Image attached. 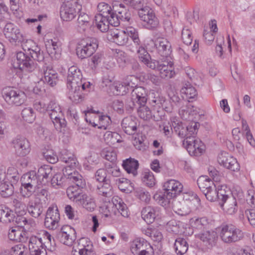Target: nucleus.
Segmentation results:
<instances>
[{"mask_svg": "<svg viewBox=\"0 0 255 255\" xmlns=\"http://www.w3.org/2000/svg\"><path fill=\"white\" fill-rule=\"evenodd\" d=\"M172 126L174 131L181 138H185L183 142L187 140L193 135L197 133L198 127L199 126L198 123L192 122L188 126H184L182 122L178 121L175 119L171 120Z\"/></svg>", "mask_w": 255, "mask_h": 255, "instance_id": "obj_1", "label": "nucleus"}, {"mask_svg": "<svg viewBox=\"0 0 255 255\" xmlns=\"http://www.w3.org/2000/svg\"><path fill=\"white\" fill-rule=\"evenodd\" d=\"M98 47V41L96 38L87 37L82 39L76 48V53L81 59L91 56Z\"/></svg>", "mask_w": 255, "mask_h": 255, "instance_id": "obj_2", "label": "nucleus"}, {"mask_svg": "<svg viewBox=\"0 0 255 255\" xmlns=\"http://www.w3.org/2000/svg\"><path fill=\"white\" fill-rule=\"evenodd\" d=\"M220 236L224 243H232L241 240L244 237V233L236 226L230 224L222 227Z\"/></svg>", "mask_w": 255, "mask_h": 255, "instance_id": "obj_3", "label": "nucleus"}, {"mask_svg": "<svg viewBox=\"0 0 255 255\" xmlns=\"http://www.w3.org/2000/svg\"><path fill=\"white\" fill-rule=\"evenodd\" d=\"M150 68L157 70L159 72L160 77L162 79H169L173 78L175 75L173 63L169 61L168 58L163 60H156L150 65Z\"/></svg>", "mask_w": 255, "mask_h": 255, "instance_id": "obj_4", "label": "nucleus"}, {"mask_svg": "<svg viewBox=\"0 0 255 255\" xmlns=\"http://www.w3.org/2000/svg\"><path fill=\"white\" fill-rule=\"evenodd\" d=\"M47 112L56 129L61 130L66 126V122L59 105L54 102H50L47 106Z\"/></svg>", "mask_w": 255, "mask_h": 255, "instance_id": "obj_5", "label": "nucleus"}, {"mask_svg": "<svg viewBox=\"0 0 255 255\" xmlns=\"http://www.w3.org/2000/svg\"><path fill=\"white\" fill-rule=\"evenodd\" d=\"M163 187L165 190L164 196H166L167 200L162 202V206L169 203L170 199L180 194L182 191L183 186L179 181L171 179L164 183Z\"/></svg>", "mask_w": 255, "mask_h": 255, "instance_id": "obj_6", "label": "nucleus"}, {"mask_svg": "<svg viewBox=\"0 0 255 255\" xmlns=\"http://www.w3.org/2000/svg\"><path fill=\"white\" fill-rule=\"evenodd\" d=\"M27 53L20 51L16 54V59L14 62V67L25 72H31L36 67V64Z\"/></svg>", "mask_w": 255, "mask_h": 255, "instance_id": "obj_7", "label": "nucleus"}, {"mask_svg": "<svg viewBox=\"0 0 255 255\" xmlns=\"http://www.w3.org/2000/svg\"><path fill=\"white\" fill-rule=\"evenodd\" d=\"M19 42L21 43L23 50L27 54H29L31 57L37 61H42L44 59L43 52L40 48L36 45V43L31 39H26L23 36L22 41Z\"/></svg>", "mask_w": 255, "mask_h": 255, "instance_id": "obj_8", "label": "nucleus"}, {"mask_svg": "<svg viewBox=\"0 0 255 255\" xmlns=\"http://www.w3.org/2000/svg\"><path fill=\"white\" fill-rule=\"evenodd\" d=\"M138 15L140 20L144 22V25L148 29L155 28L159 24L157 18L149 7L145 6L139 9Z\"/></svg>", "mask_w": 255, "mask_h": 255, "instance_id": "obj_9", "label": "nucleus"}, {"mask_svg": "<svg viewBox=\"0 0 255 255\" xmlns=\"http://www.w3.org/2000/svg\"><path fill=\"white\" fill-rule=\"evenodd\" d=\"M81 8V5H77L75 2L62 4L60 9L61 19L65 21H72L79 13Z\"/></svg>", "mask_w": 255, "mask_h": 255, "instance_id": "obj_10", "label": "nucleus"}, {"mask_svg": "<svg viewBox=\"0 0 255 255\" xmlns=\"http://www.w3.org/2000/svg\"><path fill=\"white\" fill-rule=\"evenodd\" d=\"M130 251L134 255H154L152 247L142 239H136L130 244Z\"/></svg>", "mask_w": 255, "mask_h": 255, "instance_id": "obj_11", "label": "nucleus"}, {"mask_svg": "<svg viewBox=\"0 0 255 255\" xmlns=\"http://www.w3.org/2000/svg\"><path fill=\"white\" fill-rule=\"evenodd\" d=\"M3 98L9 105L19 106L25 102L27 97L23 91L12 89L5 92Z\"/></svg>", "mask_w": 255, "mask_h": 255, "instance_id": "obj_12", "label": "nucleus"}, {"mask_svg": "<svg viewBox=\"0 0 255 255\" xmlns=\"http://www.w3.org/2000/svg\"><path fill=\"white\" fill-rule=\"evenodd\" d=\"M57 238L62 244L71 246L76 239L75 229L70 226H63L57 234Z\"/></svg>", "mask_w": 255, "mask_h": 255, "instance_id": "obj_13", "label": "nucleus"}, {"mask_svg": "<svg viewBox=\"0 0 255 255\" xmlns=\"http://www.w3.org/2000/svg\"><path fill=\"white\" fill-rule=\"evenodd\" d=\"M82 75L81 71L75 66H72L69 68L67 76V87L82 86V89L85 90L86 87L90 84L86 85L82 81Z\"/></svg>", "mask_w": 255, "mask_h": 255, "instance_id": "obj_14", "label": "nucleus"}, {"mask_svg": "<svg viewBox=\"0 0 255 255\" xmlns=\"http://www.w3.org/2000/svg\"><path fill=\"white\" fill-rule=\"evenodd\" d=\"M3 32L6 38L11 43L19 42L23 39V34L19 28L11 22L5 24Z\"/></svg>", "mask_w": 255, "mask_h": 255, "instance_id": "obj_15", "label": "nucleus"}, {"mask_svg": "<svg viewBox=\"0 0 255 255\" xmlns=\"http://www.w3.org/2000/svg\"><path fill=\"white\" fill-rule=\"evenodd\" d=\"M189 153L192 155L198 156L205 150L203 143L198 138H195V135L183 142Z\"/></svg>", "mask_w": 255, "mask_h": 255, "instance_id": "obj_16", "label": "nucleus"}, {"mask_svg": "<svg viewBox=\"0 0 255 255\" xmlns=\"http://www.w3.org/2000/svg\"><path fill=\"white\" fill-rule=\"evenodd\" d=\"M16 154L23 157L30 151V145L28 140L24 137L17 136L12 141Z\"/></svg>", "mask_w": 255, "mask_h": 255, "instance_id": "obj_17", "label": "nucleus"}, {"mask_svg": "<svg viewBox=\"0 0 255 255\" xmlns=\"http://www.w3.org/2000/svg\"><path fill=\"white\" fill-rule=\"evenodd\" d=\"M60 215L56 207L48 208L44 221V226L50 230H55L58 226Z\"/></svg>", "mask_w": 255, "mask_h": 255, "instance_id": "obj_18", "label": "nucleus"}, {"mask_svg": "<svg viewBox=\"0 0 255 255\" xmlns=\"http://www.w3.org/2000/svg\"><path fill=\"white\" fill-rule=\"evenodd\" d=\"M131 96L132 105H130V108L135 104L139 106L145 105L147 100L148 91L143 87H136L132 90Z\"/></svg>", "mask_w": 255, "mask_h": 255, "instance_id": "obj_19", "label": "nucleus"}, {"mask_svg": "<svg viewBox=\"0 0 255 255\" xmlns=\"http://www.w3.org/2000/svg\"><path fill=\"white\" fill-rule=\"evenodd\" d=\"M93 24V22L88 14L80 11L77 19V30L81 33L89 34L92 31Z\"/></svg>", "mask_w": 255, "mask_h": 255, "instance_id": "obj_20", "label": "nucleus"}, {"mask_svg": "<svg viewBox=\"0 0 255 255\" xmlns=\"http://www.w3.org/2000/svg\"><path fill=\"white\" fill-rule=\"evenodd\" d=\"M76 166H71L70 164L67 165L63 169V175L67 177L68 179L80 187H84L86 183L82 176L75 170Z\"/></svg>", "mask_w": 255, "mask_h": 255, "instance_id": "obj_21", "label": "nucleus"}, {"mask_svg": "<svg viewBox=\"0 0 255 255\" xmlns=\"http://www.w3.org/2000/svg\"><path fill=\"white\" fill-rule=\"evenodd\" d=\"M218 162L220 165L232 171H236L240 169V165L236 159L226 152H222L219 154Z\"/></svg>", "mask_w": 255, "mask_h": 255, "instance_id": "obj_22", "label": "nucleus"}, {"mask_svg": "<svg viewBox=\"0 0 255 255\" xmlns=\"http://www.w3.org/2000/svg\"><path fill=\"white\" fill-rule=\"evenodd\" d=\"M45 243L41 238L31 237L28 241V247L31 255H45Z\"/></svg>", "mask_w": 255, "mask_h": 255, "instance_id": "obj_23", "label": "nucleus"}, {"mask_svg": "<svg viewBox=\"0 0 255 255\" xmlns=\"http://www.w3.org/2000/svg\"><path fill=\"white\" fill-rule=\"evenodd\" d=\"M152 42L158 53L161 56L168 58L171 53V45L169 41L164 37H158Z\"/></svg>", "mask_w": 255, "mask_h": 255, "instance_id": "obj_24", "label": "nucleus"}, {"mask_svg": "<svg viewBox=\"0 0 255 255\" xmlns=\"http://www.w3.org/2000/svg\"><path fill=\"white\" fill-rule=\"evenodd\" d=\"M92 245L87 238H82L79 240L78 245L72 250L73 255H92Z\"/></svg>", "mask_w": 255, "mask_h": 255, "instance_id": "obj_25", "label": "nucleus"}, {"mask_svg": "<svg viewBox=\"0 0 255 255\" xmlns=\"http://www.w3.org/2000/svg\"><path fill=\"white\" fill-rule=\"evenodd\" d=\"M108 38L117 44L124 46L128 43V38L125 30L114 29L108 33Z\"/></svg>", "mask_w": 255, "mask_h": 255, "instance_id": "obj_26", "label": "nucleus"}, {"mask_svg": "<svg viewBox=\"0 0 255 255\" xmlns=\"http://www.w3.org/2000/svg\"><path fill=\"white\" fill-rule=\"evenodd\" d=\"M47 52L52 59L58 60L61 57V48L60 42L56 40L50 39L45 44Z\"/></svg>", "mask_w": 255, "mask_h": 255, "instance_id": "obj_27", "label": "nucleus"}, {"mask_svg": "<svg viewBox=\"0 0 255 255\" xmlns=\"http://www.w3.org/2000/svg\"><path fill=\"white\" fill-rule=\"evenodd\" d=\"M113 10L115 13L118 14L121 20L130 22L131 14L128 6H126L121 2H116L113 5Z\"/></svg>", "mask_w": 255, "mask_h": 255, "instance_id": "obj_28", "label": "nucleus"}, {"mask_svg": "<svg viewBox=\"0 0 255 255\" xmlns=\"http://www.w3.org/2000/svg\"><path fill=\"white\" fill-rule=\"evenodd\" d=\"M43 81L47 84L53 87L58 81V74L50 66L44 65L43 67Z\"/></svg>", "mask_w": 255, "mask_h": 255, "instance_id": "obj_29", "label": "nucleus"}, {"mask_svg": "<svg viewBox=\"0 0 255 255\" xmlns=\"http://www.w3.org/2000/svg\"><path fill=\"white\" fill-rule=\"evenodd\" d=\"M220 205L224 212L228 215H233L238 210L236 199L233 196H230L225 201L220 202Z\"/></svg>", "mask_w": 255, "mask_h": 255, "instance_id": "obj_30", "label": "nucleus"}, {"mask_svg": "<svg viewBox=\"0 0 255 255\" xmlns=\"http://www.w3.org/2000/svg\"><path fill=\"white\" fill-rule=\"evenodd\" d=\"M122 126L126 133L132 134L136 130L137 120L131 116L125 118L122 121Z\"/></svg>", "mask_w": 255, "mask_h": 255, "instance_id": "obj_31", "label": "nucleus"}, {"mask_svg": "<svg viewBox=\"0 0 255 255\" xmlns=\"http://www.w3.org/2000/svg\"><path fill=\"white\" fill-rule=\"evenodd\" d=\"M28 211L29 214L34 218L38 217L43 212V208L41 204L35 199H31L28 206Z\"/></svg>", "mask_w": 255, "mask_h": 255, "instance_id": "obj_32", "label": "nucleus"}, {"mask_svg": "<svg viewBox=\"0 0 255 255\" xmlns=\"http://www.w3.org/2000/svg\"><path fill=\"white\" fill-rule=\"evenodd\" d=\"M8 238L11 241L17 242H25L27 240L25 233L18 227H12L9 230Z\"/></svg>", "mask_w": 255, "mask_h": 255, "instance_id": "obj_33", "label": "nucleus"}, {"mask_svg": "<svg viewBox=\"0 0 255 255\" xmlns=\"http://www.w3.org/2000/svg\"><path fill=\"white\" fill-rule=\"evenodd\" d=\"M84 187H80L75 183V185H72L67 189L66 193L68 198L73 200L76 203L79 201L80 198L84 194L81 193V188Z\"/></svg>", "mask_w": 255, "mask_h": 255, "instance_id": "obj_34", "label": "nucleus"}, {"mask_svg": "<svg viewBox=\"0 0 255 255\" xmlns=\"http://www.w3.org/2000/svg\"><path fill=\"white\" fill-rule=\"evenodd\" d=\"M37 179L40 184H45L49 175H52V168L49 165H44L40 167L36 173Z\"/></svg>", "mask_w": 255, "mask_h": 255, "instance_id": "obj_35", "label": "nucleus"}, {"mask_svg": "<svg viewBox=\"0 0 255 255\" xmlns=\"http://www.w3.org/2000/svg\"><path fill=\"white\" fill-rule=\"evenodd\" d=\"M97 192L99 195L107 198H110L113 195L112 187L109 180L99 183L97 185Z\"/></svg>", "mask_w": 255, "mask_h": 255, "instance_id": "obj_36", "label": "nucleus"}, {"mask_svg": "<svg viewBox=\"0 0 255 255\" xmlns=\"http://www.w3.org/2000/svg\"><path fill=\"white\" fill-rule=\"evenodd\" d=\"M69 89V95L70 99L76 103L82 102L84 99V96L82 94V86H78L75 88V86L67 87Z\"/></svg>", "mask_w": 255, "mask_h": 255, "instance_id": "obj_37", "label": "nucleus"}, {"mask_svg": "<svg viewBox=\"0 0 255 255\" xmlns=\"http://www.w3.org/2000/svg\"><path fill=\"white\" fill-rule=\"evenodd\" d=\"M77 204L82 206L87 211L91 212L94 211L96 208V204L93 198L85 194H84L81 196L79 201H78Z\"/></svg>", "mask_w": 255, "mask_h": 255, "instance_id": "obj_38", "label": "nucleus"}, {"mask_svg": "<svg viewBox=\"0 0 255 255\" xmlns=\"http://www.w3.org/2000/svg\"><path fill=\"white\" fill-rule=\"evenodd\" d=\"M21 185H31L38 186L39 184L37 177L36 173L34 171H31L24 174L21 177Z\"/></svg>", "mask_w": 255, "mask_h": 255, "instance_id": "obj_39", "label": "nucleus"}, {"mask_svg": "<svg viewBox=\"0 0 255 255\" xmlns=\"http://www.w3.org/2000/svg\"><path fill=\"white\" fill-rule=\"evenodd\" d=\"M122 165L128 173L131 174L134 177L137 175V169L138 167L137 160L132 158L127 159L123 161Z\"/></svg>", "mask_w": 255, "mask_h": 255, "instance_id": "obj_40", "label": "nucleus"}, {"mask_svg": "<svg viewBox=\"0 0 255 255\" xmlns=\"http://www.w3.org/2000/svg\"><path fill=\"white\" fill-rule=\"evenodd\" d=\"M157 215L156 209L151 206H147L142 209L141 216L148 224L152 223Z\"/></svg>", "mask_w": 255, "mask_h": 255, "instance_id": "obj_41", "label": "nucleus"}, {"mask_svg": "<svg viewBox=\"0 0 255 255\" xmlns=\"http://www.w3.org/2000/svg\"><path fill=\"white\" fill-rule=\"evenodd\" d=\"M59 159L62 162L70 164L71 166H77L78 164V161L75 155L66 149H63L61 151Z\"/></svg>", "mask_w": 255, "mask_h": 255, "instance_id": "obj_42", "label": "nucleus"}, {"mask_svg": "<svg viewBox=\"0 0 255 255\" xmlns=\"http://www.w3.org/2000/svg\"><path fill=\"white\" fill-rule=\"evenodd\" d=\"M137 50L138 58L139 60L143 64L146 65L147 67L150 68V65L151 63L156 62V60L151 59L150 55L145 49L144 47L140 45Z\"/></svg>", "mask_w": 255, "mask_h": 255, "instance_id": "obj_43", "label": "nucleus"}, {"mask_svg": "<svg viewBox=\"0 0 255 255\" xmlns=\"http://www.w3.org/2000/svg\"><path fill=\"white\" fill-rule=\"evenodd\" d=\"M180 92L183 98L188 100L194 98L197 95L195 88L189 83L185 84Z\"/></svg>", "mask_w": 255, "mask_h": 255, "instance_id": "obj_44", "label": "nucleus"}, {"mask_svg": "<svg viewBox=\"0 0 255 255\" xmlns=\"http://www.w3.org/2000/svg\"><path fill=\"white\" fill-rule=\"evenodd\" d=\"M112 202L121 214L124 217H128L129 213L127 205L122 199L118 196L113 198Z\"/></svg>", "mask_w": 255, "mask_h": 255, "instance_id": "obj_45", "label": "nucleus"}, {"mask_svg": "<svg viewBox=\"0 0 255 255\" xmlns=\"http://www.w3.org/2000/svg\"><path fill=\"white\" fill-rule=\"evenodd\" d=\"M14 215L13 211L5 205L0 206V220L6 223H10L13 221Z\"/></svg>", "mask_w": 255, "mask_h": 255, "instance_id": "obj_46", "label": "nucleus"}, {"mask_svg": "<svg viewBox=\"0 0 255 255\" xmlns=\"http://www.w3.org/2000/svg\"><path fill=\"white\" fill-rule=\"evenodd\" d=\"M174 248L177 255H183L187 252L188 244L184 239L179 238L175 240Z\"/></svg>", "mask_w": 255, "mask_h": 255, "instance_id": "obj_47", "label": "nucleus"}, {"mask_svg": "<svg viewBox=\"0 0 255 255\" xmlns=\"http://www.w3.org/2000/svg\"><path fill=\"white\" fill-rule=\"evenodd\" d=\"M197 184L203 193L215 185L214 182L207 176H201L197 180Z\"/></svg>", "mask_w": 255, "mask_h": 255, "instance_id": "obj_48", "label": "nucleus"}, {"mask_svg": "<svg viewBox=\"0 0 255 255\" xmlns=\"http://www.w3.org/2000/svg\"><path fill=\"white\" fill-rule=\"evenodd\" d=\"M173 208L174 212L180 216H186L191 212L190 208L186 202L177 203L174 205Z\"/></svg>", "mask_w": 255, "mask_h": 255, "instance_id": "obj_49", "label": "nucleus"}, {"mask_svg": "<svg viewBox=\"0 0 255 255\" xmlns=\"http://www.w3.org/2000/svg\"><path fill=\"white\" fill-rule=\"evenodd\" d=\"M95 21L97 28L102 32H104L108 30L109 28V22L107 17L95 15Z\"/></svg>", "mask_w": 255, "mask_h": 255, "instance_id": "obj_50", "label": "nucleus"}, {"mask_svg": "<svg viewBox=\"0 0 255 255\" xmlns=\"http://www.w3.org/2000/svg\"><path fill=\"white\" fill-rule=\"evenodd\" d=\"M190 223L193 228L200 230L205 228L208 226V221L206 217L193 218L190 219Z\"/></svg>", "mask_w": 255, "mask_h": 255, "instance_id": "obj_51", "label": "nucleus"}, {"mask_svg": "<svg viewBox=\"0 0 255 255\" xmlns=\"http://www.w3.org/2000/svg\"><path fill=\"white\" fill-rule=\"evenodd\" d=\"M101 156L114 165L117 160L116 152L112 148H105L101 152Z\"/></svg>", "mask_w": 255, "mask_h": 255, "instance_id": "obj_52", "label": "nucleus"}, {"mask_svg": "<svg viewBox=\"0 0 255 255\" xmlns=\"http://www.w3.org/2000/svg\"><path fill=\"white\" fill-rule=\"evenodd\" d=\"M110 87L113 94L116 95H124L128 90V88L126 87L124 83L120 82L114 83L110 85Z\"/></svg>", "mask_w": 255, "mask_h": 255, "instance_id": "obj_53", "label": "nucleus"}, {"mask_svg": "<svg viewBox=\"0 0 255 255\" xmlns=\"http://www.w3.org/2000/svg\"><path fill=\"white\" fill-rule=\"evenodd\" d=\"M200 239L204 242L212 245L217 238V233L213 231H206L199 235Z\"/></svg>", "mask_w": 255, "mask_h": 255, "instance_id": "obj_54", "label": "nucleus"}, {"mask_svg": "<svg viewBox=\"0 0 255 255\" xmlns=\"http://www.w3.org/2000/svg\"><path fill=\"white\" fill-rule=\"evenodd\" d=\"M125 31L128 37H129L132 39L135 45L140 46L141 41L139 37L138 30L133 27L128 26L126 28Z\"/></svg>", "mask_w": 255, "mask_h": 255, "instance_id": "obj_55", "label": "nucleus"}, {"mask_svg": "<svg viewBox=\"0 0 255 255\" xmlns=\"http://www.w3.org/2000/svg\"><path fill=\"white\" fill-rule=\"evenodd\" d=\"M13 187L12 184L6 181L0 184V193L4 198H7L11 196L13 192Z\"/></svg>", "mask_w": 255, "mask_h": 255, "instance_id": "obj_56", "label": "nucleus"}, {"mask_svg": "<svg viewBox=\"0 0 255 255\" xmlns=\"http://www.w3.org/2000/svg\"><path fill=\"white\" fill-rule=\"evenodd\" d=\"M21 116L23 120L29 123H32L36 118V114L32 108L28 107L22 110L21 112Z\"/></svg>", "mask_w": 255, "mask_h": 255, "instance_id": "obj_57", "label": "nucleus"}, {"mask_svg": "<svg viewBox=\"0 0 255 255\" xmlns=\"http://www.w3.org/2000/svg\"><path fill=\"white\" fill-rule=\"evenodd\" d=\"M37 186L29 185H21L20 188V193L24 198H29L33 193H35Z\"/></svg>", "mask_w": 255, "mask_h": 255, "instance_id": "obj_58", "label": "nucleus"}, {"mask_svg": "<svg viewBox=\"0 0 255 255\" xmlns=\"http://www.w3.org/2000/svg\"><path fill=\"white\" fill-rule=\"evenodd\" d=\"M12 205L14 208V211L18 215L22 216L25 213V205L21 202V199L16 197L12 200Z\"/></svg>", "mask_w": 255, "mask_h": 255, "instance_id": "obj_59", "label": "nucleus"}, {"mask_svg": "<svg viewBox=\"0 0 255 255\" xmlns=\"http://www.w3.org/2000/svg\"><path fill=\"white\" fill-rule=\"evenodd\" d=\"M142 181L148 186L152 187L155 184V179L152 172L145 170L142 173Z\"/></svg>", "mask_w": 255, "mask_h": 255, "instance_id": "obj_60", "label": "nucleus"}, {"mask_svg": "<svg viewBox=\"0 0 255 255\" xmlns=\"http://www.w3.org/2000/svg\"><path fill=\"white\" fill-rule=\"evenodd\" d=\"M137 110L138 115L144 120H148L151 118L152 114L150 109L145 105H139Z\"/></svg>", "mask_w": 255, "mask_h": 255, "instance_id": "obj_61", "label": "nucleus"}, {"mask_svg": "<svg viewBox=\"0 0 255 255\" xmlns=\"http://www.w3.org/2000/svg\"><path fill=\"white\" fill-rule=\"evenodd\" d=\"M98 10L99 13L96 15H100L103 17L109 16L111 12L113 11V9L111 8L109 4L104 2L100 3L98 4Z\"/></svg>", "mask_w": 255, "mask_h": 255, "instance_id": "obj_62", "label": "nucleus"}, {"mask_svg": "<svg viewBox=\"0 0 255 255\" xmlns=\"http://www.w3.org/2000/svg\"><path fill=\"white\" fill-rule=\"evenodd\" d=\"M26 247L21 244L13 246L9 251L10 255H26Z\"/></svg>", "mask_w": 255, "mask_h": 255, "instance_id": "obj_63", "label": "nucleus"}, {"mask_svg": "<svg viewBox=\"0 0 255 255\" xmlns=\"http://www.w3.org/2000/svg\"><path fill=\"white\" fill-rule=\"evenodd\" d=\"M98 125L99 128L106 129L111 123V120L109 116L105 115H98Z\"/></svg>", "mask_w": 255, "mask_h": 255, "instance_id": "obj_64", "label": "nucleus"}]
</instances>
